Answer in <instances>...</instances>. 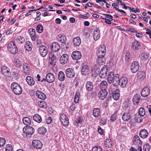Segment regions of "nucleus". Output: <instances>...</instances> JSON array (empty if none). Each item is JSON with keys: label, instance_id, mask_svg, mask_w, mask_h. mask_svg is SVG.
Returning a JSON list of instances; mask_svg holds the SVG:
<instances>
[{"label": "nucleus", "instance_id": "ddd939ff", "mask_svg": "<svg viewBox=\"0 0 151 151\" xmlns=\"http://www.w3.org/2000/svg\"><path fill=\"white\" fill-rule=\"evenodd\" d=\"M82 57L81 53L78 51H73L71 55V57L73 59L78 60L80 59Z\"/></svg>", "mask_w": 151, "mask_h": 151}, {"label": "nucleus", "instance_id": "603ef678", "mask_svg": "<svg viewBox=\"0 0 151 151\" xmlns=\"http://www.w3.org/2000/svg\"><path fill=\"white\" fill-rule=\"evenodd\" d=\"M13 147L11 145H7L6 147L5 151H12Z\"/></svg>", "mask_w": 151, "mask_h": 151}, {"label": "nucleus", "instance_id": "bf43d9fd", "mask_svg": "<svg viewBox=\"0 0 151 151\" xmlns=\"http://www.w3.org/2000/svg\"><path fill=\"white\" fill-rule=\"evenodd\" d=\"M98 131L100 134H103L104 133V130L100 127H99L98 128Z\"/></svg>", "mask_w": 151, "mask_h": 151}, {"label": "nucleus", "instance_id": "37998d69", "mask_svg": "<svg viewBox=\"0 0 151 151\" xmlns=\"http://www.w3.org/2000/svg\"><path fill=\"white\" fill-rule=\"evenodd\" d=\"M38 133L40 134H44L46 132V129L44 127H42L39 128L37 130Z\"/></svg>", "mask_w": 151, "mask_h": 151}, {"label": "nucleus", "instance_id": "a18cd8bd", "mask_svg": "<svg viewBox=\"0 0 151 151\" xmlns=\"http://www.w3.org/2000/svg\"><path fill=\"white\" fill-rule=\"evenodd\" d=\"M14 64L17 67L20 68L22 65V63L18 59H15L14 61Z\"/></svg>", "mask_w": 151, "mask_h": 151}, {"label": "nucleus", "instance_id": "393cba45", "mask_svg": "<svg viewBox=\"0 0 151 151\" xmlns=\"http://www.w3.org/2000/svg\"><path fill=\"white\" fill-rule=\"evenodd\" d=\"M137 77L141 81L143 80L145 78L146 74L143 71H139L137 73Z\"/></svg>", "mask_w": 151, "mask_h": 151}, {"label": "nucleus", "instance_id": "de8ad7c7", "mask_svg": "<svg viewBox=\"0 0 151 151\" xmlns=\"http://www.w3.org/2000/svg\"><path fill=\"white\" fill-rule=\"evenodd\" d=\"M125 60L127 62H130L131 60V57L129 53L127 52L125 55Z\"/></svg>", "mask_w": 151, "mask_h": 151}, {"label": "nucleus", "instance_id": "79ce46f5", "mask_svg": "<svg viewBox=\"0 0 151 151\" xmlns=\"http://www.w3.org/2000/svg\"><path fill=\"white\" fill-rule=\"evenodd\" d=\"M16 41L18 43L22 44L25 42V38L22 36H18L16 38Z\"/></svg>", "mask_w": 151, "mask_h": 151}, {"label": "nucleus", "instance_id": "774afa93", "mask_svg": "<svg viewBox=\"0 0 151 151\" xmlns=\"http://www.w3.org/2000/svg\"><path fill=\"white\" fill-rule=\"evenodd\" d=\"M80 93L78 91H77L75 96V98L79 99Z\"/></svg>", "mask_w": 151, "mask_h": 151}, {"label": "nucleus", "instance_id": "8fccbe9b", "mask_svg": "<svg viewBox=\"0 0 151 151\" xmlns=\"http://www.w3.org/2000/svg\"><path fill=\"white\" fill-rule=\"evenodd\" d=\"M139 113L140 116H143L145 114V111L142 108H140L139 110Z\"/></svg>", "mask_w": 151, "mask_h": 151}, {"label": "nucleus", "instance_id": "aec40b11", "mask_svg": "<svg viewBox=\"0 0 151 151\" xmlns=\"http://www.w3.org/2000/svg\"><path fill=\"white\" fill-rule=\"evenodd\" d=\"M108 92L106 90H101L98 93V96L100 99L104 100L107 95Z\"/></svg>", "mask_w": 151, "mask_h": 151}, {"label": "nucleus", "instance_id": "c9c22d12", "mask_svg": "<svg viewBox=\"0 0 151 151\" xmlns=\"http://www.w3.org/2000/svg\"><path fill=\"white\" fill-rule=\"evenodd\" d=\"M100 110L98 108H94L93 111V116L96 118L98 117L100 115Z\"/></svg>", "mask_w": 151, "mask_h": 151}, {"label": "nucleus", "instance_id": "5701e85b", "mask_svg": "<svg viewBox=\"0 0 151 151\" xmlns=\"http://www.w3.org/2000/svg\"><path fill=\"white\" fill-rule=\"evenodd\" d=\"M100 36V33L99 29L98 28H96L94 31L93 38L95 40L99 39Z\"/></svg>", "mask_w": 151, "mask_h": 151}, {"label": "nucleus", "instance_id": "ea45409f", "mask_svg": "<svg viewBox=\"0 0 151 151\" xmlns=\"http://www.w3.org/2000/svg\"><path fill=\"white\" fill-rule=\"evenodd\" d=\"M33 119L38 123H40L42 121V118L38 114H36L33 116Z\"/></svg>", "mask_w": 151, "mask_h": 151}, {"label": "nucleus", "instance_id": "a878e982", "mask_svg": "<svg viewBox=\"0 0 151 151\" xmlns=\"http://www.w3.org/2000/svg\"><path fill=\"white\" fill-rule=\"evenodd\" d=\"M86 87L87 91H91L93 88V84L90 81H87L86 84Z\"/></svg>", "mask_w": 151, "mask_h": 151}, {"label": "nucleus", "instance_id": "7ed1b4c3", "mask_svg": "<svg viewBox=\"0 0 151 151\" xmlns=\"http://www.w3.org/2000/svg\"><path fill=\"white\" fill-rule=\"evenodd\" d=\"M11 88L13 92L16 95H20L22 93V88L17 83L13 82L12 83Z\"/></svg>", "mask_w": 151, "mask_h": 151}, {"label": "nucleus", "instance_id": "39448f33", "mask_svg": "<svg viewBox=\"0 0 151 151\" xmlns=\"http://www.w3.org/2000/svg\"><path fill=\"white\" fill-rule=\"evenodd\" d=\"M57 61L56 57L53 52H51L49 54V63L51 66L56 65Z\"/></svg>", "mask_w": 151, "mask_h": 151}, {"label": "nucleus", "instance_id": "c756f323", "mask_svg": "<svg viewBox=\"0 0 151 151\" xmlns=\"http://www.w3.org/2000/svg\"><path fill=\"white\" fill-rule=\"evenodd\" d=\"M122 119L125 121H128L130 120L131 118V115L130 113L129 112L124 113L122 117Z\"/></svg>", "mask_w": 151, "mask_h": 151}, {"label": "nucleus", "instance_id": "680f3d73", "mask_svg": "<svg viewBox=\"0 0 151 151\" xmlns=\"http://www.w3.org/2000/svg\"><path fill=\"white\" fill-rule=\"evenodd\" d=\"M52 121V119L50 117H48L46 119V122L47 124H50L51 123Z\"/></svg>", "mask_w": 151, "mask_h": 151}, {"label": "nucleus", "instance_id": "f3484780", "mask_svg": "<svg viewBox=\"0 0 151 151\" xmlns=\"http://www.w3.org/2000/svg\"><path fill=\"white\" fill-rule=\"evenodd\" d=\"M69 58L68 55L66 54H64L60 57V63L62 64H65L68 61Z\"/></svg>", "mask_w": 151, "mask_h": 151}, {"label": "nucleus", "instance_id": "473e14b6", "mask_svg": "<svg viewBox=\"0 0 151 151\" xmlns=\"http://www.w3.org/2000/svg\"><path fill=\"white\" fill-rule=\"evenodd\" d=\"M132 47L134 49L138 50L140 47V42L137 41L133 42L132 43Z\"/></svg>", "mask_w": 151, "mask_h": 151}, {"label": "nucleus", "instance_id": "0eeeda50", "mask_svg": "<svg viewBox=\"0 0 151 151\" xmlns=\"http://www.w3.org/2000/svg\"><path fill=\"white\" fill-rule=\"evenodd\" d=\"M23 132L27 135H32L35 132V130L33 127L30 126H25L23 129Z\"/></svg>", "mask_w": 151, "mask_h": 151}, {"label": "nucleus", "instance_id": "20e7f679", "mask_svg": "<svg viewBox=\"0 0 151 151\" xmlns=\"http://www.w3.org/2000/svg\"><path fill=\"white\" fill-rule=\"evenodd\" d=\"M7 48L9 52L13 54H16L18 52V50L16 45L13 41H11L8 43Z\"/></svg>", "mask_w": 151, "mask_h": 151}, {"label": "nucleus", "instance_id": "72a5a7b5", "mask_svg": "<svg viewBox=\"0 0 151 151\" xmlns=\"http://www.w3.org/2000/svg\"><path fill=\"white\" fill-rule=\"evenodd\" d=\"M140 58L141 60L145 61L148 58L149 54L147 52H142L140 55Z\"/></svg>", "mask_w": 151, "mask_h": 151}, {"label": "nucleus", "instance_id": "6e6552de", "mask_svg": "<svg viewBox=\"0 0 151 151\" xmlns=\"http://www.w3.org/2000/svg\"><path fill=\"white\" fill-rule=\"evenodd\" d=\"M60 120L63 126H66L68 125L69 124L68 119L65 114H60Z\"/></svg>", "mask_w": 151, "mask_h": 151}, {"label": "nucleus", "instance_id": "f03ea898", "mask_svg": "<svg viewBox=\"0 0 151 151\" xmlns=\"http://www.w3.org/2000/svg\"><path fill=\"white\" fill-rule=\"evenodd\" d=\"M106 51V47L104 45L100 46L97 50L96 54L98 57L97 61L99 63H104V57Z\"/></svg>", "mask_w": 151, "mask_h": 151}, {"label": "nucleus", "instance_id": "c85d7f7f", "mask_svg": "<svg viewBox=\"0 0 151 151\" xmlns=\"http://www.w3.org/2000/svg\"><path fill=\"white\" fill-rule=\"evenodd\" d=\"M23 70L25 75L29 74V68L28 67V65L26 63H24L23 64Z\"/></svg>", "mask_w": 151, "mask_h": 151}, {"label": "nucleus", "instance_id": "864d4df0", "mask_svg": "<svg viewBox=\"0 0 151 151\" xmlns=\"http://www.w3.org/2000/svg\"><path fill=\"white\" fill-rule=\"evenodd\" d=\"M5 142V140L4 138L0 137V147L4 146Z\"/></svg>", "mask_w": 151, "mask_h": 151}, {"label": "nucleus", "instance_id": "338daca9", "mask_svg": "<svg viewBox=\"0 0 151 151\" xmlns=\"http://www.w3.org/2000/svg\"><path fill=\"white\" fill-rule=\"evenodd\" d=\"M29 32L30 35L31 34H35V30L33 28H30L29 29Z\"/></svg>", "mask_w": 151, "mask_h": 151}, {"label": "nucleus", "instance_id": "3c124183", "mask_svg": "<svg viewBox=\"0 0 151 151\" xmlns=\"http://www.w3.org/2000/svg\"><path fill=\"white\" fill-rule=\"evenodd\" d=\"M150 146L148 144L144 145L143 146L144 151H149L150 149Z\"/></svg>", "mask_w": 151, "mask_h": 151}, {"label": "nucleus", "instance_id": "a211bd4d", "mask_svg": "<svg viewBox=\"0 0 151 151\" xmlns=\"http://www.w3.org/2000/svg\"><path fill=\"white\" fill-rule=\"evenodd\" d=\"M140 95L137 93L134 95L132 99V101L134 105H136L139 104L140 100Z\"/></svg>", "mask_w": 151, "mask_h": 151}, {"label": "nucleus", "instance_id": "b1692460", "mask_svg": "<svg viewBox=\"0 0 151 151\" xmlns=\"http://www.w3.org/2000/svg\"><path fill=\"white\" fill-rule=\"evenodd\" d=\"M36 94L37 97L42 100H45L46 98L45 94L39 91H37L36 92Z\"/></svg>", "mask_w": 151, "mask_h": 151}, {"label": "nucleus", "instance_id": "0e129e2a", "mask_svg": "<svg viewBox=\"0 0 151 151\" xmlns=\"http://www.w3.org/2000/svg\"><path fill=\"white\" fill-rule=\"evenodd\" d=\"M32 40L33 41H34L36 40V37L35 34H30Z\"/></svg>", "mask_w": 151, "mask_h": 151}, {"label": "nucleus", "instance_id": "2eb2a0df", "mask_svg": "<svg viewBox=\"0 0 151 151\" xmlns=\"http://www.w3.org/2000/svg\"><path fill=\"white\" fill-rule=\"evenodd\" d=\"M60 48V47L59 44L57 42L52 43L51 45V49L53 52H58Z\"/></svg>", "mask_w": 151, "mask_h": 151}, {"label": "nucleus", "instance_id": "4468645a", "mask_svg": "<svg viewBox=\"0 0 151 151\" xmlns=\"http://www.w3.org/2000/svg\"><path fill=\"white\" fill-rule=\"evenodd\" d=\"M46 81L49 83H53L55 80L54 75L51 73H47L46 76Z\"/></svg>", "mask_w": 151, "mask_h": 151}, {"label": "nucleus", "instance_id": "a19ab883", "mask_svg": "<svg viewBox=\"0 0 151 151\" xmlns=\"http://www.w3.org/2000/svg\"><path fill=\"white\" fill-rule=\"evenodd\" d=\"M10 71V69L5 66H3L1 68V72L4 75L9 73Z\"/></svg>", "mask_w": 151, "mask_h": 151}, {"label": "nucleus", "instance_id": "dca6fc26", "mask_svg": "<svg viewBox=\"0 0 151 151\" xmlns=\"http://www.w3.org/2000/svg\"><path fill=\"white\" fill-rule=\"evenodd\" d=\"M58 39L59 42L62 43H64L65 45V47L68 48V47L67 46V44L66 45L65 42L67 39L66 36L64 35H60L58 36ZM68 44V43H67Z\"/></svg>", "mask_w": 151, "mask_h": 151}, {"label": "nucleus", "instance_id": "e2e57ef3", "mask_svg": "<svg viewBox=\"0 0 151 151\" xmlns=\"http://www.w3.org/2000/svg\"><path fill=\"white\" fill-rule=\"evenodd\" d=\"M138 17V18L139 19L143 20L146 23H147L148 22V19H147V18L146 17H141L140 16H139Z\"/></svg>", "mask_w": 151, "mask_h": 151}, {"label": "nucleus", "instance_id": "cd10ccee", "mask_svg": "<svg viewBox=\"0 0 151 151\" xmlns=\"http://www.w3.org/2000/svg\"><path fill=\"white\" fill-rule=\"evenodd\" d=\"M26 81L28 84L31 86H33L35 83V82L32 78L30 76H27L26 78Z\"/></svg>", "mask_w": 151, "mask_h": 151}, {"label": "nucleus", "instance_id": "5fc2aeb1", "mask_svg": "<svg viewBox=\"0 0 151 151\" xmlns=\"http://www.w3.org/2000/svg\"><path fill=\"white\" fill-rule=\"evenodd\" d=\"M92 151H102V148L100 147H94L92 149Z\"/></svg>", "mask_w": 151, "mask_h": 151}, {"label": "nucleus", "instance_id": "4be33fe9", "mask_svg": "<svg viewBox=\"0 0 151 151\" xmlns=\"http://www.w3.org/2000/svg\"><path fill=\"white\" fill-rule=\"evenodd\" d=\"M150 91L149 88L145 87L142 90L141 92V95L144 97L147 96L150 94Z\"/></svg>", "mask_w": 151, "mask_h": 151}, {"label": "nucleus", "instance_id": "2f4dec72", "mask_svg": "<svg viewBox=\"0 0 151 151\" xmlns=\"http://www.w3.org/2000/svg\"><path fill=\"white\" fill-rule=\"evenodd\" d=\"M73 42L75 46H78L81 43V39L79 37H77L74 38Z\"/></svg>", "mask_w": 151, "mask_h": 151}, {"label": "nucleus", "instance_id": "6ab92c4d", "mask_svg": "<svg viewBox=\"0 0 151 151\" xmlns=\"http://www.w3.org/2000/svg\"><path fill=\"white\" fill-rule=\"evenodd\" d=\"M89 68L88 65H82L81 72L83 75H86L89 73Z\"/></svg>", "mask_w": 151, "mask_h": 151}, {"label": "nucleus", "instance_id": "bb28decb", "mask_svg": "<svg viewBox=\"0 0 151 151\" xmlns=\"http://www.w3.org/2000/svg\"><path fill=\"white\" fill-rule=\"evenodd\" d=\"M148 134L147 131L145 129H143L141 130L139 132V136L140 137L143 139H145L146 138Z\"/></svg>", "mask_w": 151, "mask_h": 151}, {"label": "nucleus", "instance_id": "052dcab7", "mask_svg": "<svg viewBox=\"0 0 151 151\" xmlns=\"http://www.w3.org/2000/svg\"><path fill=\"white\" fill-rule=\"evenodd\" d=\"M112 6L114 8L116 9L118 11V10L119 9V6L116 3H113L112 4Z\"/></svg>", "mask_w": 151, "mask_h": 151}, {"label": "nucleus", "instance_id": "69168bd1", "mask_svg": "<svg viewBox=\"0 0 151 151\" xmlns=\"http://www.w3.org/2000/svg\"><path fill=\"white\" fill-rule=\"evenodd\" d=\"M82 119L80 118H78L76 121L75 122V125L77 124L78 123L81 124L82 123Z\"/></svg>", "mask_w": 151, "mask_h": 151}, {"label": "nucleus", "instance_id": "09e8293b", "mask_svg": "<svg viewBox=\"0 0 151 151\" xmlns=\"http://www.w3.org/2000/svg\"><path fill=\"white\" fill-rule=\"evenodd\" d=\"M43 30V26L39 24L37 27L36 30L39 33H41Z\"/></svg>", "mask_w": 151, "mask_h": 151}, {"label": "nucleus", "instance_id": "9d476101", "mask_svg": "<svg viewBox=\"0 0 151 151\" xmlns=\"http://www.w3.org/2000/svg\"><path fill=\"white\" fill-rule=\"evenodd\" d=\"M32 144L33 146L37 149H40L43 145L42 143L40 141L36 139L32 141Z\"/></svg>", "mask_w": 151, "mask_h": 151}, {"label": "nucleus", "instance_id": "4c0bfd02", "mask_svg": "<svg viewBox=\"0 0 151 151\" xmlns=\"http://www.w3.org/2000/svg\"><path fill=\"white\" fill-rule=\"evenodd\" d=\"M65 78V75L62 71L59 72L58 74V78L59 80L61 81H64Z\"/></svg>", "mask_w": 151, "mask_h": 151}, {"label": "nucleus", "instance_id": "9b49d317", "mask_svg": "<svg viewBox=\"0 0 151 151\" xmlns=\"http://www.w3.org/2000/svg\"><path fill=\"white\" fill-rule=\"evenodd\" d=\"M66 76L68 78H72L75 76V74L74 70L71 68H68L66 70Z\"/></svg>", "mask_w": 151, "mask_h": 151}, {"label": "nucleus", "instance_id": "49530a36", "mask_svg": "<svg viewBox=\"0 0 151 151\" xmlns=\"http://www.w3.org/2000/svg\"><path fill=\"white\" fill-rule=\"evenodd\" d=\"M38 105L41 108H45L47 107V104L43 101H40L38 102Z\"/></svg>", "mask_w": 151, "mask_h": 151}, {"label": "nucleus", "instance_id": "f704fd0d", "mask_svg": "<svg viewBox=\"0 0 151 151\" xmlns=\"http://www.w3.org/2000/svg\"><path fill=\"white\" fill-rule=\"evenodd\" d=\"M23 123L27 126H29L31 124V122L30 118L27 117H24L22 119Z\"/></svg>", "mask_w": 151, "mask_h": 151}, {"label": "nucleus", "instance_id": "7c9ffc66", "mask_svg": "<svg viewBox=\"0 0 151 151\" xmlns=\"http://www.w3.org/2000/svg\"><path fill=\"white\" fill-rule=\"evenodd\" d=\"M112 145V142L111 140L108 138L106 139L104 142V146L107 148H111Z\"/></svg>", "mask_w": 151, "mask_h": 151}, {"label": "nucleus", "instance_id": "4d7b16f0", "mask_svg": "<svg viewBox=\"0 0 151 151\" xmlns=\"http://www.w3.org/2000/svg\"><path fill=\"white\" fill-rule=\"evenodd\" d=\"M120 96V94H115L113 93L112 94V97L114 100H117L119 99Z\"/></svg>", "mask_w": 151, "mask_h": 151}, {"label": "nucleus", "instance_id": "f257e3e1", "mask_svg": "<svg viewBox=\"0 0 151 151\" xmlns=\"http://www.w3.org/2000/svg\"><path fill=\"white\" fill-rule=\"evenodd\" d=\"M119 76L118 74L114 75L113 72H111L107 77L108 83L109 84L112 83L114 86H117L119 83Z\"/></svg>", "mask_w": 151, "mask_h": 151}, {"label": "nucleus", "instance_id": "f8f14e48", "mask_svg": "<svg viewBox=\"0 0 151 151\" xmlns=\"http://www.w3.org/2000/svg\"><path fill=\"white\" fill-rule=\"evenodd\" d=\"M39 51L42 57H45L47 54V50L46 47L45 45L40 46Z\"/></svg>", "mask_w": 151, "mask_h": 151}, {"label": "nucleus", "instance_id": "423d86ee", "mask_svg": "<svg viewBox=\"0 0 151 151\" xmlns=\"http://www.w3.org/2000/svg\"><path fill=\"white\" fill-rule=\"evenodd\" d=\"M108 72V67L106 65H104L101 70L99 74V76L101 78H105L107 76Z\"/></svg>", "mask_w": 151, "mask_h": 151}, {"label": "nucleus", "instance_id": "412c9836", "mask_svg": "<svg viewBox=\"0 0 151 151\" xmlns=\"http://www.w3.org/2000/svg\"><path fill=\"white\" fill-rule=\"evenodd\" d=\"M127 79L125 77H122L119 79V85L122 88L124 87L127 83Z\"/></svg>", "mask_w": 151, "mask_h": 151}, {"label": "nucleus", "instance_id": "13d9d810", "mask_svg": "<svg viewBox=\"0 0 151 151\" xmlns=\"http://www.w3.org/2000/svg\"><path fill=\"white\" fill-rule=\"evenodd\" d=\"M100 122L103 125H105L106 123V120L105 118H102L100 120Z\"/></svg>", "mask_w": 151, "mask_h": 151}, {"label": "nucleus", "instance_id": "1a4fd4ad", "mask_svg": "<svg viewBox=\"0 0 151 151\" xmlns=\"http://www.w3.org/2000/svg\"><path fill=\"white\" fill-rule=\"evenodd\" d=\"M139 64L138 62L135 61L133 62L131 66V71L133 73L136 72L139 68Z\"/></svg>", "mask_w": 151, "mask_h": 151}, {"label": "nucleus", "instance_id": "6e6d98bb", "mask_svg": "<svg viewBox=\"0 0 151 151\" xmlns=\"http://www.w3.org/2000/svg\"><path fill=\"white\" fill-rule=\"evenodd\" d=\"M113 20V19H111V18H110V17H107V19H106V20H105V22L106 23L110 24L111 23V21Z\"/></svg>", "mask_w": 151, "mask_h": 151}, {"label": "nucleus", "instance_id": "c03bdc74", "mask_svg": "<svg viewBox=\"0 0 151 151\" xmlns=\"http://www.w3.org/2000/svg\"><path fill=\"white\" fill-rule=\"evenodd\" d=\"M117 111H116L111 115L110 118V120L112 122H115L116 119Z\"/></svg>", "mask_w": 151, "mask_h": 151}, {"label": "nucleus", "instance_id": "58836bf2", "mask_svg": "<svg viewBox=\"0 0 151 151\" xmlns=\"http://www.w3.org/2000/svg\"><path fill=\"white\" fill-rule=\"evenodd\" d=\"M107 82L105 81H103L101 83L100 87L101 90H106L107 87Z\"/></svg>", "mask_w": 151, "mask_h": 151}, {"label": "nucleus", "instance_id": "e433bc0d", "mask_svg": "<svg viewBox=\"0 0 151 151\" xmlns=\"http://www.w3.org/2000/svg\"><path fill=\"white\" fill-rule=\"evenodd\" d=\"M24 47L26 50L28 51L31 50L32 48V43L29 41L26 42L25 44Z\"/></svg>", "mask_w": 151, "mask_h": 151}]
</instances>
